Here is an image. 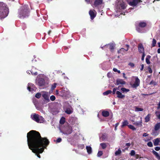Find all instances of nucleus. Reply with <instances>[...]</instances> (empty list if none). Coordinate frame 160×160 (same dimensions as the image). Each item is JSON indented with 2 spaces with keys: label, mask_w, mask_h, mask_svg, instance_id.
<instances>
[{
  "label": "nucleus",
  "mask_w": 160,
  "mask_h": 160,
  "mask_svg": "<svg viewBox=\"0 0 160 160\" xmlns=\"http://www.w3.org/2000/svg\"><path fill=\"white\" fill-rule=\"evenodd\" d=\"M86 149H87L88 153L89 154H91L92 152V150L91 147L90 146H87L86 147Z\"/></svg>",
  "instance_id": "obj_24"
},
{
  "label": "nucleus",
  "mask_w": 160,
  "mask_h": 160,
  "mask_svg": "<svg viewBox=\"0 0 160 160\" xmlns=\"http://www.w3.org/2000/svg\"><path fill=\"white\" fill-rule=\"evenodd\" d=\"M157 43V41L156 40L153 38L152 40V47H154L156 46V44Z\"/></svg>",
  "instance_id": "obj_38"
},
{
  "label": "nucleus",
  "mask_w": 160,
  "mask_h": 160,
  "mask_svg": "<svg viewBox=\"0 0 160 160\" xmlns=\"http://www.w3.org/2000/svg\"><path fill=\"white\" fill-rule=\"evenodd\" d=\"M130 155L132 156H133L135 155V152L133 150H132L130 153Z\"/></svg>",
  "instance_id": "obj_47"
},
{
  "label": "nucleus",
  "mask_w": 160,
  "mask_h": 160,
  "mask_svg": "<svg viewBox=\"0 0 160 160\" xmlns=\"http://www.w3.org/2000/svg\"><path fill=\"white\" fill-rule=\"evenodd\" d=\"M36 82L37 84L40 86H42L45 85V80L42 78L36 79Z\"/></svg>",
  "instance_id": "obj_7"
},
{
  "label": "nucleus",
  "mask_w": 160,
  "mask_h": 160,
  "mask_svg": "<svg viewBox=\"0 0 160 160\" xmlns=\"http://www.w3.org/2000/svg\"><path fill=\"white\" fill-rule=\"evenodd\" d=\"M116 93L117 95V97L118 98H123L125 97V95L122 94V93L119 91H117L116 92Z\"/></svg>",
  "instance_id": "obj_18"
},
{
  "label": "nucleus",
  "mask_w": 160,
  "mask_h": 160,
  "mask_svg": "<svg viewBox=\"0 0 160 160\" xmlns=\"http://www.w3.org/2000/svg\"><path fill=\"white\" fill-rule=\"evenodd\" d=\"M100 145L102 147L103 149H105L107 147V145L105 143H102L100 144Z\"/></svg>",
  "instance_id": "obj_35"
},
{
  "label": "nucleus",
  "mask_w": 160,
  "mask_h": 160,
  "mask_svg": "<svg viewBox=\"0 0 160 160\" xmlns=\"http://www.w3.org/2000/svg\"><path fill=\"white\" fill-rule=\"evenodd\" d=\"M126 84V82L123 79L118 78L116 80V82L115 85H119V84L124 85Z\"/></svg>",
  "instance_id": "obj_14"
},
{
  "label": "nucleus",
  "mask_w": 160,
  "mask_h": 160,
  "mask_svg": "<svg viewBox=\"0 0 160 160\" xmlns=\"http://www.w3.org/2000/svg\"><path fill=\"white\" fill-rule=\"evenodd\" d=\"M128 126L130 129L132 130H136V128L132 125H128Z\"/></svg>",
  "instance_id": "obj_42"
},
{
  "label": "nucleus",
  "mask_w": 160,
  "mask_h": 160,
  "mask_svg": "<svg viewBox=\"0 0 160 160\" xmlns=\"http://www.w3.org/2000/svg\"><path fill=\"white\" fill-rule=\"evenodd\" d=\"M18 17L21 18L28 17L29 15V10L27 5L22 6L18 10Z\"/></svg>",
  "instance_id": "obj_2"
},
{
  "label": "nucleus",
  "mask_w": 160,
  "mask_h": 160,
  "mask_svg": "<svg viewBox=\"0 0 160 160\" xmlns=\"http://www.w3.org/2000/svg\"><path fill=\"white\" fill-rule=\"evenodd\" d=\"M31 117L33 120L38 123H43L45 121L42 117L35 113L32 115Z\"/></svg>",
  "instance_id": "obj_4"
},
{
  "label": "nucleus",
  "mask_w": 160,
  "mask_h": 160,
  "mask_svg": "<svg viewBox=\"0 0 160 160\" xmlns=\"http://www.w3.org/2000/svg\"><path fill=\"white\" fill-rule=\"evenodd\" d=\"M121 90L123 93L127 92H128L130 91L129 89H128L126 88H121Z\"/></svg>",
  "instance_id": "obj_33"
},
{
  "label": "nucleus",
  "mask_w": 160,
  "mask_h": 160,
  "mask_svg": "<svg viewBox=\"0 0 160 160\" xmlns=\"http://www.w3.org/2000/svg\"><path fill=\"white\" fill-rule=\"evenodd\" d=\"M128 2L130 6L134 7L136 6L139 2H142V1L141 0H130Z\"/></svg>",
  "instance_id": "obj_10"
},
{
  "label": "nucleus",
  "mask_w": 160,
  "mask_h": 160,
  "mask_svg": "<svg viewBox=\"0 0 160 160\" xmlns=\"http://www.w3.org/2000/svg\"><path fill=\"white\" fill-rule=\"evenodd\" d=\"M55 98H55V96L54 95H52L50 97V99L52 101H54L55 99Z\"/></svg>",
  "instance_id": "obj_44"
},
{
  "label": "nucleus",
  "mask_w": 160,
  "mask_h": 160,
  "mask_svg": "<svg viewBox=\"0 0 160 160\" xmlns=\"http://www.w3.org/2000/svg\"><path fill=\"white\" fill-rule=\"evenodd\" d=\"M102 153H102V151H99L98 152V153L97 156L98 157H100L102 155Z\"/></svg>",
  "instance_id": "obj_48"
},
{
  "label": "nucleus",
  "mask_w": 160,
  "mask_h": 160,
  "mask_svg": "<svg viewBox=\"0 0 160 160\" xmlns=\"http://www.w3.org/2000/svg\"><path fill=\"white\" fill-rule=\"evenodd\" d=\"M27 73L30 74V73L33 75H37L38 74V73L37 72H33V71L32 70H31V71L28 70L27 71Z\"/></svg>",
  "instance_id": "obj_31"
},
{
  "label": "nucleus",
  "mask_w": 160,
  "mask_h": 160,
  "mask_svg": "<svg viewBox=\"0 0 160 160\" xmlns=\"http://www.w3.org/2000/svg\"><path fill=\"white\" fill-rule=\"evenodd\" d=\"M122 74H123V77L124 78H125V79H126V78H127V77H126V76H125V73H122Z\"/></svg>",
  "instance_id": "obj_61"
},
{
  "label": "nucleus",
  "mask_w": 160,
  "mask_h": 160,
  "mask_svg": "<svg viewBox=\"0 0 160 160\" xmlns=\"http://www.w3.org/2000/svg\"><path fill=\"white\" fill-rule=\"evenodd\" d=\"M143 109L142 108H139L137 107H135V112L142 111Z\"/></svg>",
  "instance_id": "obj_34"
},
{
  "label": "nucleus",
  "mask_w": 160,
  "mask_h": 160,
  "mask_svg": "<svg viewBox=\"0 0 160 160\" xmlns=\"http://www.w3.org/2000/svg\"><path fill=\"white\" fill-rule=\"evenodd\" d=\"M151 115L148 114L145 118V120L146 122H148L150 120Z\"/></svg>",
  "instance_id": "obj_30"
},
{
  "label": "nucleus",
  "mask_w": 160,
  "mask_h": 160,
  "mask_svg": "<svg viewBox=\"0 0 160 160\" xmlns=\"http://www.w3.org/2000/svg\"><path fill=\"white\" fill-rule=\"evenodd\" d=\"M75 118L73 117H70L68 119L69 122L72 124H73V123L75 122Z\"/></svg>",
  "instance_id": "obj_22"
},
{
  "label": "nucleus",
  "mask_w": 160,
  "mask_h": 160,
  "mask_svg": "<svg viewBox=\"0 0 160 160\" xmlns=\"http://www.w3.org/2000/svg\"><path fill=\"white\" fill-rule=\"evenodd\" d=\"M102 3V0H95L94 1V5L95 7H98Z\"/></svg>",
  "instance_id": "obj_15"
},
{
  "label": "nucleus",
  "mask_w": 160,
  "mask_h": 160,
  "mask_svg": "<svg viewBox=\"0 0 160 160\" xmlns=\"http://www.w3.org/2000/svg\"><path fill=\"white\" fill-rule=\"evenodd\" d=\"M112 92V91L110 90H108L103 93V94L104 95H107L111 93Z\"/></svg>",
  "instance_id": "obj_36"
},
{
  "label": "nucleus",
  "mask_w": 160,
  "mask_h": 160,
  "mask_svg": "<svg viewBox=\"0 0 160 160\" xmlns=\"http://www.w3.org/2000/svg\"><path fill=\"white\" fill-rule=\"evenodd\" d=\"M155 150L156 151H158L160 150V147H155Z\"/></svg>",
  "instance_id": "obj_54"
},
{
  "label": "nucleus",
  "mask_w": 160,
  "mask_h": 160,
  "mask_svg": "<svg viewBox=\"0 0 160 160\" xmlns=\"http://www.w3.org/2000/svg\"><path fill=\"white\" fill-rule=\"evenodd\" d=\"M157 52H158V53H160V48H159L158 49Z\"/></svg>",
  "instance_id": "obj_64"
},
{
  "label": "nucleus",
  "mask_w": 160,
  "mask_h": 160,
  "mask_svg": "<svg viewBox=\"0 0 160 160\" xmlns=\"http://www.w3.org/2000/svg\"><path fill=\"white\" fill-rule=\"evenodd\" d=\"M146 25V22H141L139 23V26L141 28H143L145 27Z\"/></svg>",
  "instance_id": "obj_27"
},
{
  "label": "nucleus",
  "mask_w": 160,
  "mask_h": 160,
  "mask_svg": "<svg viewBox=\"0 0 160 160\" xmlns=\"http://www.w3.org/2000/svg\"><path fill=\"white\" fill-rule=\"evenodd\" d=\"M65 122V118L62 117L60 120V123L61 124H63Z\"/></svg>",
  "instance_id": "obj_41"
},
{
  "label": "nucleus",
  "mask_w": 160,
  "mask_h": 160,
  "mask_svg": "<svg viewBox=\"0 0 160 160\" xmlns=\"http://www.w3.org/2000/svg\"><path fill=\"white\" fill-rule=\"evenodd\" d=\"M128 65L132 68H133L135 66L134 64L132 62L129 63Z\"/></svg>",
  "instance_id": "obj_51"
},
{
  "label": "nucleus",
  "mask_w": 160,
  "mask_h": 160,
  "mask_svg": "<svg viewBox=\"0 0 160 160\" xmlns=\"http://www.w3.org/2000/svg\"><path fill=\"white\" fill-rule=\"evenodd\" d=\"M102 115L104 117H107L109 116V112L105 110H103L102 112Z\"/></svg>",
  "instance_id": "obj_20"
},
{
  "label": "nucleus",
  "mask_w": 160,
  "mask_h": 160,
  "mask_svg": "<svg viewBox=\"0 0 160 160\" xmlns=\"http://www.w3.org/2000/svg\"><path fill=\"white\" fill-rule=\"evenodd\" d=\"M135 81L134 83L131 84V85L133 88H136L137 87L139 86L140 81L138 77H135Z\"/></svg>",
  "instance_id": "obj_8"
},
{
  "label": "nucleus",
  "mask_w": 160,
  "mask_h": 160,
  "mask_svg": "<svg viewBox=\"0 0 160 160\" xmlns=\"http://www.w3.org/2000/svg\"><path fill=\"white\" fill-rule=\"evenodd\" d=\"M42 96L46 102H48L50 101L49 99V95L48 92H44L42 94Z\"/></svg>",
  "instance_id": "obj_11"
},
{
  "label": "nucleus",
  "mask_w": 160,
  "mask_h": 160,
  "mask_svg": "<svg viewBox=\"0 0 160 160\" xmlns=\"http://www.w3.org/2000/svg\"><path fill=\"white\" fill-rule=\"evenodd\" d=\"M157 130H155L154 129L153 130L152 134L153 135L157 136L158 135V133L157 132Z\"/></svg>",
  "instance_id": "obj_40"
},
{
  "label": "nucleus",
  "mask_w": 160,
  "mask_h": 160,
  "mask_svg": "<svg viewBox=\"0 0 160 160\" xmlns=\"http://www.w3.org/2000/svg\"><path fill=\"white\" fill-rule=\"evenodd\" d=\"M27 138L29 148L40 158L39 154L42 152L48 145V140L46 138H42L38 132L34 130H31L28 132Z\"/></svg>",
  "instance_id": "obj_1"
},
{
  "label": "nucleus",
  "mask_w": 160,
  "mask_h": 160,
  "mask_svg": "<svg viewBox=\"0 0 160 160\" xmlns=\"http://www.w3.org/2000/svg\"><path fill=\"white\" fill-rule=\"evenodd\" d=\"M62 141V139L61 138H58L57 140H56V142H57V143H58V142H60Z\"/></svg>",
  "instance_id": "obj_53"
},
{
  "label": "nucleus",
  "mask_w": 160,
  "mask_h": 160,
  "mask_svg": "<svg viewBox=\"0 0 160 160\" xmlns=\"http://www.w3.org/2000/svg\"><path fill=\"white\" fill-rule=\"evenodd\" d=\"M151 58V56L149 55H148L146 56V63L148 64H150V63L149 60Z\"/></svg>",
  "instance_id": "obj_25"
},
{
  "label": "nucleus",
  "mask_w": 160,
  "mask_h": 160,
  "mask_svg": "<svg viewBox=\"0 0 160 160\" xmlns=\"http://www.w3.org/2000/svg\"><path fill=\"white\" fill-rule=\"evenodd\" d=\"M89 14L90 16L91 19L92 20L96 17V12L94 10H90L89 12Z\"/></svg>",
  "instance_id": "obj_13"
},
{
  "label": "nucleus",
  "mask_w": 160,
  "mask_h": 160,
  "mask_svg": "<svg viewBox=\"0 0 160 160\" xmlns=\"http://www.w3.org/2000/svg\"><path fill=\"white\" fill-rule=\"evenodd\" d=\"M125 51H126V49H124V48H121L118 51V53L123 54Z\"/></svg>",
  "instance_id": "obj_32"
},
{
  "label": "nucleus",
  "mask_w": 160,
  "mask_h": 160,
  "mask_svg": "<svg viewBox=\"0 0 160 160\" xmlns=\"http://www.w3.org/2000/svg\"><path fill=\"white\" fill-rule=\"evenodd\" d=\"M147 145L150 147H152L153 146V144L151 142H148L147 143Z\"/></svg>",
  "instance_id": "obj_45"
},
{
  "label": "nucleus",
  "mask_w": 160,
  "mask_h": 160,
  "mask_svg": "<svg viewBox=\"0 0 160 160\" xmlns=\"http://www.w3.org/2000/svg\"><path fill=\"white\" fill-rule=\"evenodd\" d=\"M148 71L150 73H151L152 72V71L151 68H148Z\"/></svg>",
  "instance_id": "obj_57"
},
{
  "label": "nucleus",
  "mask_w": 160,
  "mask_h": 160,
  "mask_svg": "<svg viewBox=\"0 0 160 160\" xmlns=\"http://www.w3.org/2000/svg\"><path fill=\"white\" fill-rule=\"evenodd\" d=\"M142 53V55L141 58V60L142 61H143L144 59V57L145 56V53Z\"/></svg>",
  "instance_id": "obj_52"
},
{
  "label": "nucleus",
  "mask_w": 160,
  "mask_h": 160,
  "mask_svg": "<svg viewBox=\"0 0 160 160\" xmlns=\"http://www.w3.org/2000/svg\"><path fill=\"white\" fill-rule=\"evenodd\" d=\"M154 145V146H157L160 144V138H157L154 139L153 141Z\"/></svg>",
  "instance_id": "obj_17"
},
{
  "label": "nucleus",
  "mask_w": 160,
  "mask_h": 160,
  "mask_svg": "<svg viewBox=\"0 0 160 160\" xmlns=\"http://www.w3.org/2000/svg\"><path fill=\"white\" fill-rule=\"evenodd\" d=\"M107 138V135L105 134H102V136L100 137V139L101 141H105Z\"/></svg>",
  "instance_id": "obj_19"
},
{
  "label": "nucleus",
  "mask_w": 160,
  "mask_h": 160,
  "mask_svg": "<svg viewBox=\"0 0 160 160\" xmlns=\"http://www.w3.org/2000/svg\"><path fill=\"white\" fill-rule=\"evenodd\" d=\"M131 145V144L130 143H128L126 144V146H127L128 147H129Z\"/></svg>",
  "instance_id": "obj_59"
},
{
  "label": "nucleus",
  "mask_w": 160,
  "mask_h": 160,
  "mask_svg": "<svg viewBox=\"0 0 160 160\" xmlns=\"http://www.w3.org/2000/svg\"><path fill=\"white\" fill-rule=\"evenodd\" d=\"M65 112L68 114H70L72 112V108L71 107L68 108L66 109Z\"/></svg>",
  "instance_id": "obj_21"
},
{
  "label": "nucleus",
  "mask_w": 160,
  "mask_h": 160,
  "mask_svg": "<svg viewBox=\"0 0 160 160\" xmlns=\"http://www.w3.org/2000/svg\"><path fill=\"white\" fill-rule=\"evenodd\" d=\"M159 108H160V101L159 102L158 104V107L157 108L158 109H159Z\"/></svg>",
  "instance_id": "obj_62"
},
{
  "label": "nucleus",
  "mask_w": 160,
  "mask_h": 160,
  "mask_svg": "<svg viewBox=\"0 0 160 160\" xmlns=\"http://www.w3.org/2000/svg\"><path fill=\"white\" fill-rule=\"evenodd\" d=\"M128 122L127 120H124L123 122H122V125H121L122 128H123L125 126L128 125Z\"/></svg>",
  "instance_id": "obj_26"
},
{
  "label": "nucleus",
  "mask_w": 160,
  "mask_h": 160,
  "mask_svg": "<svg viewBox=\"0 0 160 160\" xmlns=\"http://www.w3.org/2000/svg\"><path fill=\"white\" fill-rule=\"evenodd\" d=\"M121 153V149L119 148L118 151H116L115 152V155L116 156H117L119 155Z\"/></svg>",
  "instance_id": "obj_39"
},
{
  "label": "nucleus",
  "mask_w": 160,
  "mask_h": 160,
  "mask_svg": "<svg viewBox=\"0 0 160 160\" xmlns=\"http://www.w3.org/2000/svg\"><path fill=\"white\" fill-rule=\"evenodd\" d=\"M142 119V118H141V119ZM142 120L139 121L138 122H134L133 124L137 126H141L142 125Z\"/></svg>",
  "instance_id": "obj_28"
},
{
  "label": "nucleus",
  "mask_w": 160,
  "mask_h": 160,
  "mask_svg": "<svg viewBox=\"0 0 160 160\" xmlns=\"http://www.w3.org/2000/svg\"><path fill=\"white\" fill-rule=\"evenodd\" d=\"M116 8L118 10L124 9L126 8L125 2L122 1L117 0L116 2Z\"/></svg>",
  "instance_id": "obj_5"
},
{
  "label": "nucleus",
  "mask_w": 160,
  "mask_h": 160,
  "mask_svg": "<svg viewBox=\"0 0 160 160\" xmlns=\"http://www.w3.org/2000/svg\"><path fill=\"white\" fill-rule=\"evenodd\" d=\"M72 132V128L71 127L68 126L66 127L64 130L61 132L64 134H71Z\"/></svg>",
  "instance_id": "obj_6"
},
{
  "label": "nucleus",
  "mask_w": 160,
  "mask_h": 160,
  "mask_svg": "<svg viewBox=\"0 0 160 160\" xmlns=\"http://www.w3.org/2000/svg\"><path fill=\"white\" fill-rule=\"evenodd\" d=\"M115 47V45L113 43H111L106 45L103 47H101V48L103 49H104L106 48V49H109L111 50H112L114 49Z\"/></svg>",
  "instance_id": "obj_9"
},
{
  "label": "nucleus",
  "mask_w": 160,
  "mask_h": 160,
  "mask_svg": "<svg viewBox=\"0 0 160 160\" xmlns=\"http://www.w3.org/2000/svg\"><path fill=\"white\" fill-rule=\"evenodd\" d=\"M116 90V88H114L113 89L112 91V94H114L115 93V92Z\"/></svg>",
  "instance_id": "obj_55"
},
{
  "label": "nucleus",
  "mask_w": 160,
  "mask_h": 160,
  "mask_svg": "<svg viewBox=\"0 0 160 160\" xmlns=\"http://www.w3.org/2000/svg\"><path fill=\"white\" fill-rule=\"evenodd\" d=\"M155 114L158 119H160V112L158 111H156Z\"/></svg>",
  "instance_id": "obj_37"
},
{
  "label": "nucleus",
  "mask_w": 160,
  "mask_h": 160,
  "mask_svg": "<svg viewBox=\"0 0 160 160\" xmlns=\"http://www.w3.org/2000/svg\"><path fill=\"white\" fill-rule=\"evenodd\" d=\"M160 128V122L156 123L154 126V129L158 130Z\"/></svg>",
  "instance_id": "obj_23"
},
{
  "label": "nucleus",
  "mask_w": 160,
  "mask_h": 160,
  "mask_svg": "<svg viewBox=\"0 0 160 160\" xmlns=\"http://www.w3.org/2000/svg\"><path fill=\"white\" fill-rule=\"evenodd\" d=\"M9 12V9L6 5L3 2H0V19L6 17Z\"/></svg>",
  "instance_id": "obj_3"
},
{
  "label": "nucleus",
  "mask_w": 160,
  "mask_h": 160,
  "mask_svg": "<svg viewBox=\"0 0 160 160\" xmlns=\"http://www.w3.org/2000/svg\"><path fill=\"white\" fill-rule=\"evenodd\" d=\"M144 66L143 64H142L141 65V68L140 69L141 71H142L143 70V68H144Z\"/></svg>",
  "instance_id": "obj_58"
},
{
  "label": "nucleus",
  "mask_w": 160,
  "mask_h": 160,
  "mask_svg": "<svg viewBox=\"0 0 160 160\" xmlns=\"http://www.w3.org/2000/svg\"><path fill=\"white\" fill-rule=\"evenodd\" d=\"M78 147L79 148L82 149L84 148V144H81L79 145Z\"/></svg>",
  "instance_id": "obj_49"
},
{
  "label": "nucleus",
  "mask_w": 160,
  "mask_h": 160,
  "mask_svg": "<svg viewBox=\"0 0 160 160\" xmlns=\"http://www.w3.org/2000/svg\"><path fill=\"white\" fill-rule=\"evenodd\" d=\"M148 134L147 133H144L143 134L142 136L146 137L148 136Z\"/></svg>",
  "instance_id": "obj_56"
},
{
  "label": "nucleus",
  "mask_w": 160,
  "mask_h": 160,
  "mask_svg": "<svg viewBox=\"0 0 160 160\" xmlns=\"http://www.w3.org/2000/svg\"><path fill=\"white\" fill-rule=\"evenodd\" d=\"M29 91L32 92L36 89V88L34 87V85L32 83H29L28 86L27 87Z\"/></svg>",
  "instance_id": "obj_12"
},
{
  "label": "nucleus",
  "mask_w": 160,
  "mask_h": 160,
  "mask_svg": "<svg viewBox=\"0 0 160 160\" xmlns=\"http://www.w3.org/2000/svg\"><path fill=\"white\" fill-rule=\"evenodd\" d=\"M41 96V94L40 93H37L35 95V97L38 98H39Z\"/></svg>",
  "instance_id": "obj_46"
},
{
  "label": "nucleus",
  "mask_w": 160,
  "mask_h": 160,
  "mask_svg": "<svg viewBox=\"0 0 160 160\" xmlns=\"http://www.w3.org/2000/svg\"><path fill=\"white\" fill-rule=\"evenodd\" d=\"M65 91H66V95H69V94L70 93V92H69V91L68 90H67V89H66V90H64L63 91V93H65L64 92H65Z\"/></svg>",
  "instance_id": "obj_50"
},
{
  "label": "nucleus",
  "mask_w": 160,
  "mask_h": 160,
  "mask_svg": "<svg viewBox=\"0 0 160 160\" xmlns=\"http://www.w3.org/2000/svg\"><path fill=\"white\" fill-rule=\"evenodd\" d=\"M138 49L140 53H144V49L142 45V44H139L138 45Z\"/></svg>",
  "instance_id": "obj_16"
},
{
  "label": "nucleus",
  "mask_w": 160,
  "mask_h": 160,
  "mask_svg": "<svg viewBox=\"0 0 160 160\" xmlns=\"http://www.w3.org/2000/svg\"><path fill=\"white\" fill-rule=\"evenodd\" d=\"M118 70L117 68H114L113 69V70L115 72H117V71H118Z\"/></svg>",
  "instance_id": "obj_60"
},
{
  "label": "nucleus",
  "mask_w": 160,
  "mask_h": 160,
  "mask_svg": "<svg viewBox=\"0 0 160 160\" xmlns=\"http://www.w3.org/2000/svg\"><path fill=\"white\" fill-rule=\"evenodd\" d=\"M126 47H127V49L126 50V51H127L128 50V48H129V45H126Z\"/></svg>",
  "instance_id": "obj_63"
},
{
  "label": "nucleus",
  "mask_w": 160,
  "mask_h": 160,
  "mask_svg": "<svg viewBox=\"0 0 160 160\" xmlns=\"http://www.w3.org/2000/svg\"><path fill=\"white\" fill-rule=\"evenodd\" d=\"M152 153L156 156V157L158 159H160V156L157 152L154 150H153L152 151Z\"/></svg>",
  "instance_id": "obj_29"
},
{
  "label": "nucleus",
  "mask_w": 160,
  "mask_h": 160,
  "mask_svg": "<svg viewBox=\"0 0 160 160\" xmlns=\"http://www.w3.org/2000/svg\"><path fill=\"white\" fill-rule=\"evenodd\" d=\"M56 85L57 83H53L51 89L52 90L56 88Z\"/></svg>",
  "instance_id": "obj_43"
}]
</instances>
